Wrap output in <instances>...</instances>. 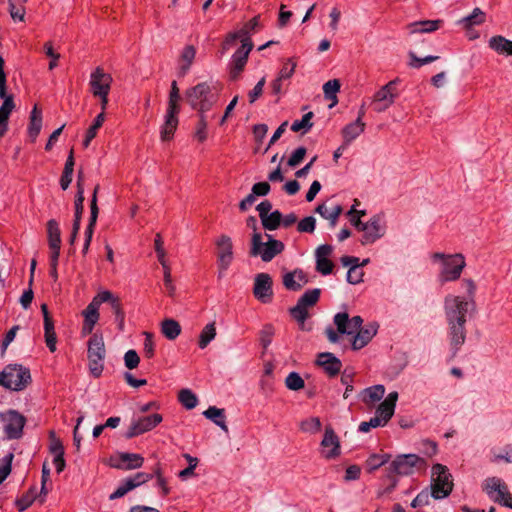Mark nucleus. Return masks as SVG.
<instances>
[{
	"label": "nucleus",
	"instance_id": "obj_1",
	"mask_svg": "<svg viewBox=\"0 0 512 512\" xmlns=\"http://www.w3.org/2000/svg\"><path fill=\"white\" fill-rule=\"evenodd\" d=\"M475 310L473 299L447 295L444 299L445 319L448 325V339L453 356L466 341L468 316Z\"/></svg>",
	"mask_w": 512,
	"mask_h": 512
},
{
	"label": "nucleus",
	"instance_id": "obj_2",
	"mask_svg": "<svg viewBox=\"0 0 512 512\" xmlns=\"http://www.w3.org/2000/svg\"><path fill=\"white\" fill-rule=\"evenodd\" d=\"M220 86L217 82H201L186 92L190 106L199 112H206L217 102Z\"/></svg>",
	"mask_w": 512,
	"mask_h": 512
},
{
	"label": "nucleus",
	"instance_id": "obj_3",
	"mask_svg": "<svg viewBox=\"0 0 512 512\" xmlns=\"http://www.w3.org/2000/svg\"><path fill=\"white\" fill-rule=\"evenodd\" d=\"M426 461L416 454L398 455L387 468V478L390 481L388 491H392L398 484L396 475L407 476L414 472L415 468H425Z\"/></svg>",
	"mask_w": 512,
	"mask_h": 512
},
{
	"label": "nucleus",
	"instance_id": "obj_4",
	"mask_svg": "<svg viewBox=\"0 0 512 512\" xmlns=\"http://www.w3.org/2000/svg\"><path fill=\"white\" fill-rule=\"evenodd\" d=\"M267 241H263V236L259 232H254L251 237L250 255L260 257L264 262H270L278 254L282 253L285 246L280 240H276L270 234H265Z\"/></svg>",
	"mask_w": 512,
	"mask_h": 512
},
{
	"label": "nucleus",
	"instance_id": "obj_5",
	"mask_svg": "<svg viewBox=\"0 0 512 512\" xmlns=\"http://www.w3.org/2000/svg\"><path fill=\"white\" fill-rule=\"evenodd\" d=\"M180 100L179 88L177 86L176 81H172L171 90L169 94V101L167 111L164 117V123L161 126V140L169 141L173 138L174 133L178 127V113L180 112V107L178 102Z\"/></svg>",
	"mask_w": 512,
	"mask_h": 512
},
{
	"label": "nucleus",
	"instance_id": "obj_6",
	"mask_svg": "<svg viewBox=\"0 0 512 512\" xmlns=\"http://www.w3.org/2000/svg\"><path fill=\"white\" fill-rule=\"evenodd\" d=\"M432 259L441 262L440 278L442 282L457 280L465 267V259L462 254L446 255L436 252L432 255Z\"/></svg>",
	"mask_w": 512,
	"mask_h": 512
},
{
	"label": "nucleus",
	"instance_id": "obj_7",
	"mask_svg": "<svg viewBox=\"0 0 512 512\" xmlns=\"http://www.w3.org/2000/svg\"><path fill=\"white\" fill-rule=\"evenodd\" d=\"M453 490L452 475L446 466L435 464L432 467L431 496L439 500L446 498Z\"/></svg>",
	"mask_w": 512,
	"mask_h": 512
},
{
	"label": "nucleus",
	"instance_id": "obj_8",
	"mask_svg": "<svg viewBox=\"0 0 512 512\" xmlns=\"http://www.w3.org/2000/svg\"><path fill=\"white\" fill-rule=\"evenodd\" d=\"M321 290L314 288L307 290L297 301V304L290 308L291 317L297 321L302 330H310L306 327L305 321L309 317L308 309L314 306L320 298Z\"/></svg>",
	"mask_w": 512,
	"mask_h": 512
},
{
	"label": "nucleus",
	"instance_id": "obj_9",
	"mask_svg": "<svg viewBox=\"0 0 512 512\" xmlns=\"http://www.w3.org/2000/svg\"><path fill=\"white\" fill-rule=\"evenodd\" d=\"M1 373L3 386L14 391L24 389L31 379L29 369L21 365H8Z\"/></svg>",
	"mask_w": 512,
	"mask_h": 512
},
{
	"label": "nucleus",
	"instance_id": "obj_10",
	"mask_svg": "<svg viewBox=\"0 0 512 512\" xmlns=\"http://www.w3.org/2000/svg\"><path fill=\"white\" fill-rule=\"evenodd\" d=\"M0 98L4 100L0 107V137L7 130V123L15 104L13 96L8 95L6 91V74L4 72V59L0 56Z\"/></svg>",
	"mask_w": 512,
	"mask_h": 512
},
{
	"label": "nucleus",
	"instance_id": "obj_11",
	"mask_svg": "<svg viewBox=\"0 0 512 512\" xmlns=\"http://www.w3.org/2000/svg\"><path fill=\"white\" fill-rule=\"evenodd\" d=\"M483 489L494 502L512 509V495L507 485L497 477H490L484 481Z\"/></svg>",
	"mask_w": 512,
	"mask_h": 512
},
{
	"label": "nucleus",
	"instance_id": "obj_12",
	"mask_svg": "<svg viewBox=\"0 0 512 512\" xmlns=\"http://www.w3.org/2000/svg\"><path fill=\"white\" fill-rule=\"evenodd\" d=\"M4 433L7 439H19L22 436L26 419L15 410H9L0 415Z\"/></svg>",
	"mask_w": 512,
	"mask_h": 512
},
{
	"label": "nucleus",
	"instance_id": "obj_13",
	"mask_svg": "<svg viewBox=\"0 0 512 512\" xmlns=\"http://www.w3.org/2000/svg\"><path fill=\"white\" fill-rule=\"evenodd\" d=\"M364 227L365 229L361 231L363 232L360 240L362 245L373 244L386 233V225L382 214L373 215L370 220L365 223Z\"/></svg>",
	"mask_w": 512,
	"mask_h": 512
},
{
	"label": "nucleus",
	"instance_id": "obj_14",
	"mask_svg": "<svg viewBox=\"0 0 512 512\" xmlns=\"http://www.w3.org/2000/svg\"><path fill=\"white\" fill-rule=\"evenodd\" d=\"M162 416L158 413L133 418L128 430L125 433L127 439L134 438L155 428L162 422Z\"/></svg>",
	"mask_w": 512,
	"mask_h": 512
},
{
	"label": "nucleus",
	"instance_id": "obj_15",
	"mask_svg": "<svg viewBox=\"0 0 512 512\" xmlns=\"http://www.w3.org/2000/svg\"><path fill=\"white\" fill-rule=\"evenodd\" d=\"M396 83L397 80H392L374 94L372 105L376 112H384L394 103L397 97Z\"/></svg>",
	"mask_w": 512,
	"mask_h": 512
},
{
	"label": "nucleus",
	"instance_id": "obj_16",
	"mask_svg": "<svg viewBox=\"0 0 512 512\" xmlns=\"http://www.w3.org/2000/svg\"><path fill=\"white\" fill-rule=\"evenodd\" d=\"M216 245L218 247V277L222 278L224 276V272L228 269L233 260L232 240L227 235H221L217 240Z\"/></svg>",
	"mask_w": 512,
	"mask_h": 512
},
{
	"label": "nucleus",
	"instance_id": "obj_17",
	"mask_svg": "<svg viewBox=\"0 0 512 512\" xmlns=\"http://www.w3.org/2000/svg\"><path fill=\"white\" fill-rule=\"evenodd\" d=\"M253 48L252 42H244L241 47L233 54L230 63V78L237 80L243 71L250 51Z\"/></svg>",
	"mask_w": 512,
	"mask_h": 512
},
{
	"label": "nucleus",
	"instance_id": "obj_18",
	"mask_svg": "<svg viewBox=\"0 0 512 512\" xmlns=\"http://www.w3.org/2000/svg\"><path fill=\"white\" fill-rule=\"evenodd\" d=\"M112 81V76L109 73H106L101 67H97L91 73L89 82L93 96L109 93Z\"/></svg>",
	"mask_w": 512,
	"mask_h": 512
},
{
	"label": "nucleus",
	"instance_id": "obj_19",
	"mask_svg": "<svg viewBox=\"0 0 512 512\" xmlns=\"http://www.w3.org/2000/svg\"><path fill=\"white\" fill-rule=\"evenodd\" d=\"M321 447V454L326 459H335L341 454L339 438L331 427H326Z\"/></svg>",
	"mask_w": 512,
	"mask_h": 512
},
{
	"label": "nucleus",
	"instance_id": "obj_20",
	"mask_svg": "<svg viewBox=\"0 0 512 512\" xmlns=\"http://www.w3.org/2000/svg\"><path fill=\"white\" fill-rule=\"evenodd\" d=\"M254 296L262 303H269L272 300V279L267 273H259L255 277Z\"/></svg>",
	"mask_w": 512,
	"mask_h": 512
},
{
	"label": "nucleus",
	"instance_id": "obj_21",
	"mask_svg": "<svg viewBox=\"0 0 512 512\" xmlns=\"http://www.w3.org/2000/svg\"><path fill=\"white\" fill-rule=\"evenodd\" d=\"M334 324L337 326L339 333L352 335L362 327L363 319L360 316H354L350 319L346 312H342L334 316Z\"/></svg>",
	"mask_w": 512,
	"mask_h": 512
},
{
	"label": "nucleus",
	"instance_id": "obj_22",
	"mask_svg": "<svg viewBox=\"0 0 512 512\" xmlns=\"http://www.w3.org/2000/svg\"><path fill=\"white\" fill-rule=\"evenodd\" d=\"M144 458L136 453H119L111 458V466L120 470H132L140 468L143 465Z\"/></svg>",
	"mask_w": 512,
	"mask_h": 512
},
{
	"label": "nucleus",
	"instance_id": "obj_23",
	"mask_svg": "<svg viewBox=\"0 0 512 512\" xmlns=\"http://www.w3.org/2000/svg\"><path fill=\"white\" fill-rule=\"evenodd\" d=\"M316 363L329 377L339 374L342 368V362L333 353L322 352L317 355Z\"/></svg>",
	"mask_w": 512,
	"mask_h": 512
},
{
	"label": "nucleus",
	"instance_id": "obj_24",
	"mask_svg": "<svg viewBox=\"0 0 512 512\" xmlns=\"http://www.w3.org/2000/svg\"><path fill=\"white\" fill-rule=\"evenodd\" d=\"M397 400L398 393L394 391L389 393L385 400L378 406L375 416H379L384 425H386L393 416Z\"/></svg>",
	"mask_w": 512,
	"mask_h": 512
},
{
	"label": "nucleus",
	"instance_id": "obj_25",
	"mask_svg": "<svg viewBox=\"0 0 512 512\" xmlns=\"http://www.w3.org/2000/svg\"><path fill=\"white\" fill-rule=\"evenodd\" d=\"M377 329L378 325L376 323H370L365 327H361L352 341V348L359 350L366 346L376 335Z\"/></svg>",
	"mask_w": 512,
	"mask_h": 512
},
{
	"label": "nucleus",
	"instance_id": "obj_26",
	"mask_svg": "<svg viewBox=\"0 0 512 512\" xmlns=\"http://www.w3.org/2000/svg\"><path fill=\"white\" fill-rule=\"evenodd\" d=\"M88 358L104 360L106 356L105 344L102 335L94 334L88 341Z\"/></svg>",
	"mask_w": 512,
	"mask_h": 512
},
{
	"label": "nucleus",
	"instance_id": "obj_27",
	"mask_svg": "<svg viewBox=\"0 0 512 512\" xmlns=\"http://www.w3.org/2000/svg\"><path fill=\"white\" fill-rule=\"evenodd\" d=\"M365 130V123L363 120L356 119L354 122L347 124L342 129V137L345 145H350L357 137H359Z\"/></svg>",
	"mask_w": 512,
	"mask_h": 512
},
{
	"label": "nucleus",
	"instance_id": "obj_28",
	"mask_svg": "<svg viewBox=\"0 0 512 512\" xmlns=\"http://www.w3.org/2000/svg\"><path fill=\"white\" fill-rule=\"evenodd\" d=\"M307 282L308 280L302 270L288 272L283 276V285L291 291L300 290Z\"/></svg>",
	"mask_w": 512,
	"mask_h": 512
},
{
	"label": "nucleus",
	"instance_id": "obj_29",
	"mask_svg": "<svg viewBox=\"0 0 512 512\" xmlns=\"http://www.w3.org/2000/svg\"><path fill=\"white\" fill-rule=\"evenodd\" d=\"M82 315L84 316L82 331L83 333L90 334L99 320V307L90 302L83 310Z\"/></svg>",
	"mask_w": 512,
	"mask_h": 512
},
{
	"label": "nucleus",
	"instance_id": "obj_30",
	"mask_svg": "<svg viewBox=\"0 0 512 512\" xmlns=\"http://www.w3.org/2000/svg\"><path fill=\"white\" fill-rule=\"evenodd\" d=\"M385 394V387L383 385H374L364 389L361 394V400L368 406L374 405L380 401Z\"/></svg>",
	"mask_w": 512,
	"mask_h": 512
},
{
	"label": "nucleus",
	"instance_id": "obj_31",
	"mask_svg": "<svg viewBox=\"0 0 512 512\" xmlns=\"http://www.w3.org/2000/svg\"><path fill=\"white\" fill-rule=\"evenodd\" d=\"M42 128V113L41 110L35 105L30 113V122L28 126L29 136L34 141L39 135Z\"/></svg>",
	"mask_w": 512,
	"mask_h": 512
},
{
	"label": "nucleus",
	"instance_id": "obj_32",
	"mask_svg": "<svg viewBox=\"0 0 512 512\" xmlns=\"http://www.w3.org/2000/svg\"><path fill=\"white\" fill-rule=\"evenodd\" d=\"M489 47L499 54L512 55V40L503 36H493L489 40Z\"/></svg>",
	"mask_w": 512,
	"mask_h": 512
},
{
	"label": "nucleus",
	"instance_id": "obj_33",
	"mask_svg": "<svg viewBox=\"0 0 512 512\" xmlns=\"http://www.w3.org/2000/svg\"><path fill=\"white\" fill-rule=\"evenodd\" d=\"M203 415L219 426L223 431L228 432V427L225 422V413L224 409L217 408L215 406H210L207 410L203 412Z\"/></svg>",
	"mask_w": 512,
	"mask_h": 512
},
{
	"label": "nucleus",
	"instance_id": "obj_34",
	"mask_svg": "<svg viewBox=\"0 0 512 512\" xmlns=\"http://www.w3.org/2000/svg\"><path fill=\"white\" fill-rule=\"evenodd\" d=\"M74 164V152L73 149H71L65 162L62 176L60 178V186L63 190H66L72 182Z\"/></svg>",
	"mask_w": 512,
	"mask_h": 512
},
{
	"label": "nucleus",
	"instance_id": "obj_35",
	"mask_svg": "<svg viewBox=\"0 0 512 512\" xmlns=\"http://www.w3.org/2000/svg\"><path fill=\"white\" fill-rule=\"evenodd\" d=\"M161 332L168 340H174L180 335L181 326L174 319H165L161 323Z\"/></svg>",
	"mask_w": 512,
	"mask_h": 512
},
{
	"label": "nucleus",
	"instance_id": "obj_36",
	"mask_svg": "<svg viewBox=\"0 0 512 512\" xmlns=\"http://www.w3.org/2000/svg\"><path fill=\"white\" fill-rule=\"evenodd\" d=\"M48 243L50 248L61 247V233L59 224L56 220L51 219L47 223Z\"/></svg>",
	"mask_w": 512,
	"mask_h": 512
},
{
	"label": "nucleus",
	"instance_id": "obj_37",
	"mask_svg": "<svg viewBox=\"0 0 512 512\" xmlns=\"http://www.w3.org/2000/svg\"><path fill=\"white\" fill-rule=\"evenodd\" d=\"M440 23V20L414 22L409 25V29L411 33H430L436 31L439 28Z\"/></svg>",
	"mask_w": 512,
	"mask_h": 512
},
{
	"label": "nucleus",
	"instance_id": "obj_38",
	"mask_svg": "<svg viewBox=\"0 0 512 512\" xmlns=\"http://www.w3.org/2000/svg\"><path fill=\"white\" fill-rule=\"evenodd\" d=\"M196 49L192 45L186 46L181 53V61L184 62L179 68V75L184 76L195 58Z\"/></svg>",
	"mask_w": 512,
	"mask_h": 512
},
{
	"label": "nucleus",
	"instance_id": "obj_39",
	"mask_svg": "<svg viewBox=\"0 0 512 512\" xmlns=\"http://www.w3.org/2000/svg\"><path fill=\"white\" fill-rule=\"evenodd\" d=\"M316 212L320 214L324 219L330 221L331 227H335L339 216L342 213V207L340 205H336L332 211H328L327 207L324 204H320L316 208Z\"/></svg>",
	"mask_w": 512,
	"mask_h": 512
},
{
	"label": "nucleus",
	"instance_id": "obj_40",
	"mask_svg": "<svg viewBox=\"0 0 512 512\" xmlns=\"http://www.w3.org/2000/svg\"><path fill=\"white\" fill-rule=\"evenodd\" d=\"M485 21V13L480 8H474L472 13L459 21L464 28L479 25Z\"/></svg>",
	"mask_w": 512,
	"mask_h": 512
},
{
	"label": "nucleus",
	"instance_id": "obj_41",
	"mask_svg": "<svg viewBox=\"0 0 512 512\" xmlns=\"http://www.w3.org/2000/svg\"><path fill=\"white\" fill-rule=\"evenodd\" d=\"M216 337V326L215 322L208 323L201 331L199 336L198 345L199 348H206L209 343Z\"/></svg>",
	"mask_w": 512,
	"mask_h": 512
},
{
	"label": "nucleus",
	"instance_id": "obj_42",
	"mask_svg": "<svg viewBox=\"0 0 512 512\" xmlns=\"http://www.w3.org/2000/svg\"><path fill=\"white\" fill-rule=\"evenodd\" d=\"M105 120V113L101 112L96 116L94 119L93 124L88 128L86 132L85 139L83 141V146L87 148L90 144V142L95 138L98 129L102 126L103 122Z\"/></svg>",
	"mask_w": 512,
	"mask_h": 512
},
{
	"label": "nucleus",
	"instance_id": "obj_43",
	"mask_svg": "<svg viewBox=\"0 0 512 512\" xmlns=\"http://www.w3.org/2000/svg\"><path fill=\"white\" fill-rule=\"evenodd\" d=\"M282 214L275 210L261 219L262 226L265 230L274 231L281 225Z\"/></svg>",
	"mask_w": 512,
	"mask_h": 512
},
{
	"label": "nucleus",
	"instance_id": "obj_44",
	"mask_svg": "<svg viewBox=\"0 0 512 512\" xmlns=\"http://www.w3.org/2000/svg\"><path fill=\"white\" fill-rule=\"evenodd\" d=\"M390 454H371L366 460V468L369 472L375 471L382 465L389 462Z\"/></svg>",
	"mask_w": 512,
	"mask_h": 512
},
{
	"label": "nucleus",
	"instance_id": "obj_45",
	"mask_svg": "<svg viewBox=\"0 0 512 512\" xmlns=\"http://www.w3.org/2000/svg\"><path fill=\"white\" fill-rule=\"evenodd\" d=\"M98 213H99V210H98V206L95 204V196H94L93 199H91V204H90L89 224L85 230V240H87V242H91V240H92V235H93V231H94V226L97 221Z\"/></svg>",
	"mask_w": 512,
	"mask_h": 512
},
{
	"label": "nucleus",
	"instance_id": "obj_46",
	"mask_svg": "<svg viewBox=\"0 0 512 512\" xmlns=\"http://www.w3.org/2000/svg\"><path fill=\"white\" fill-rule=\"evenodd\" d=\"M340 89V82L337 79L329 80L323 85L324 96L327 100H332V107L337 102V92Z\"/></svg>",
	"mask_w": 512,
	"mask_h": 512
},
{
	"label": "nucleus",
	"instance_id": "obj_47",
	"mask_svg": "<svg viewBox=\"0 0 512 512\" xmlns=\"http://www.w3.org/2000/svg\"><path fill=\"white\" fill-rule=\"evenodd\" d=\"M36 499V487H31L21 498L16 500V506L19 512L26 510Z\"/></svg>",
	"mask_w": 512,
	"mask_h": 512
},
{
	"label": "nucleus",
	"instance_id": "obj_48",
	"mask_svg": "<svg viewBox=\"0 0 512 512\" xmlns=\"http://www.w3.org/2000/svg\"><path fill=\"white\" fill-rule=\"evenodd\" d=\"M178 399L188 410L195 408L198 404L197 396L190 389H182L179 392Z\"/></svg>",
	"mask_w": 512,
	"mask_h": 512
},
{
	"label": "nucleus",
	"instance_id": "obj_49",
	"mask_svg": "<svg viewBox=\"0 0 512 512\" xmlns=\"http://www.w3.org/2000/svg\"><path fill=\"white\" fill-rule=\"evenodd\" d=\"M259 27V16H255L247 22L239 31L242 36V44L244 42H252L250 35Z\"/></svg>",
	"mask_w": 512,
	"mask_h": 512
},
{
	"label": "nucleus",
	"instance_id": "obj_50",
	"mask_svg": "<svg viewBox=\"0 0 512 512\" xmlns=\"http://www.w3.org/2000/svg\"><path fill=\"white\" fill-rule=\"evenodd\" d=\"M313 118V113L308 112L303 115L301 120H296L291 125V130L293 132H299L303 130V133L308 132L312 127L311 119Z\"/></svg>",
	"mask_w": 512,
	"mask_h": 512
},
{
	"label": "nucleus",
	"instance_id": "obj_51",
	"mask_svg": "<svg viewBox=\"0 0 512 512\" xmlns=\"http://www.w3.org/2000/svg\"><path fill=\"white\" fill-rule=\"evenodd\" d=\"M26 0H9L10 15L14 20L22 21L24 19V3Z\"/></svg>",
	"mask_w": 512,
	"mask_h": 512
},
{
	"label": "nucleus",
	"instance_id": "obj_52",
	"mask_svg": "<svg viewBox=\"0 0 512 512\" xmlns=\"http://www.w3.org/2000/svg\"><path fill=\"white\" fill-rule=\"evenodd\" d=\"M285 385L289 390L298 391L305 386V382L297 372H291L285 379Z\"/></svg>",
	"mask_w": 512,
	"mask_h": 512
},
{
	"label": "nucleus",
	"instance_id": "obj_53",
	"mask_svg": "<svg viewBox=\"0 0 512 512\" xmlns=\"http://www.w3.org/2000/svg\"><path fill=\"white\" fill-rule=\"evenodd\" d=\"M300 429L307 433H316L321 429V421L318 417L307 418L300 423Z\"/></svg>",
	"mask_w": 512,
	"mask_h": 512
},
{
	"label": "nucleus",
	"instance_id": "obj_54",
	"mask_svg": "<svg viewBox=\"0 0 512 512\" xmlns=\"http://www.w3.org/2000/svg\"><path fill=\"white\" fill-rule=\"evenodd\" d=\"M133 489H135V484H133L131 481H129L128 478H126L119 484L117 489L109 496V499L115 500L121 498Z\"/></svg>",
	"mask_w": 512,
	"mask_h": 512
},
{
	"label": "nucleus",
	"instance_id": "obj_55",
	"mask_svg": "<svg viewBox=\"0 0 512 512\" xmlns=\"http://www.w3.org/2000/svg\"><path fill=\"white\" fill-rule=\"evenodd\" d=\"M274 327L271 324H266L260 331V344L264 349H267L272 342L274 336Z\"/></svg>",
	"mask_w": 512,
	"mask_h": 512
},
{
	"label": "nucleus",
	"instance_id": "obj_56",
	"mask_svg": "<svg viewBox=\"0 0 512 512\" xmlns=\"http://www.w3.org/2000/svg\"><path fill=\"white\" fill-rule=\"evenodd\" d=\"M84 187L79 183L75 197V218L81 219L84 211Z\"/></svg>",
	"mask_w": 512,
	"mask_h": 512
},
{
	"label": "nucleus",
	"instance_id": "obj_57",
	"mask_svg": "<svg viewBox=\"0 0 512 512\" xmlns=\"http://www.w3.org/2000/svg\"><path fill=\"white\" fill-rule=\"evenodd\" d=\"M111 308H112V311L114 313L115 322L118 325V329L120 331H123L124 330L125 313H124V311L122 309L120 300L113 301Z\"/></svg>",
	"mask_w": 512,
	"mask_h": 512
},
{
	"label": "nucleus",
	"instance_id": "obj_58",
	"mask_svg": "<svg viewBox=\"0 0 512 512\" xmlns=\"http://www.w3.org/2000/svg\"><path fill=\"white\" fill-rule=\"evenodd\" d=\"M316 227V219L313 216L303 218L297 225V230L301 233H313Z\"/></svg>",
	"mask_w": 512,
	"mask_h": 512
},
{
	"label": "nucleus",
	"instance_id": "obj_59",
	"mask_svg": "<svg viewBox=\"0 0 512 512\" xmlns=\"http://www.w3.org/2000/svg\"><path fill=\"white\" fill-rule=\"evenodd\" d=\"M119 298L114 296L110 291L105 290L100 293H98L93 299L92 303H94L96 306L100 307L102 303L108 302L112 306L113 301H118Z\"/></svg>",
	"mask_w": 512,
	"mask_h": 512
},
{
	"label": "nucleus",
	"instance_id": "obj_60",
	"mask_svg": "<svg viewBox=\"0 0 512 512\" xmlns=\"http://www.w3.org/2000/svg\"><path fill=\"white\" fill-rule=\"evenodd\" d=\"M409 56L411 58V61H410L409 65L411 67H413V68H420L422 65L431 63V62L436 61L437 59H439L438 56H432V55L426 56L424 58H419L413 52H410Z\"/></svg>",
	"mask_w": 512,
	"mask_h": 512
},
{
	"label": "nucleus",
	"instance_id": "obj_61",
	"mask_svg": "<svg viewBox=\"0 0 512 512\" xmlns=\"http://www.w3.org/2000/svg\"><path fill=\"white\" fill-rule=\"evenodd\" d=\"M430 497H432L431 492H429L428 489H424L412 500L411 506L418 508L429 505Z\"/></svg>",
	"mask_w": 512,
	"mask_h": 512
},
{
	"label": "nucleus",
	"instance_id": "obj_62",
	"mask_svg": "<svg viewBox=\"0 0 512 512\" xmlns=\"http://www.w3.org/2000/svg\"><path fill=\"white\" fill-rule=\"evenodd\" d=\"M380 426H385L383 421L380 420L379 416H374L370 418L369 421H363L360 423L358 427V431L362 433H367L371 430V428H377Z\"/></svg>",
	"mask_w": 512,
	"mask_h": 512
},
{
	"label": "nucleus",
	"instance_id": "obj_63",
	"mask_svg": "<svg viewBox=\"0 0 512 512\" xmlns=\"http://www.w3.org/2000/svg\"><path fill=\"white\" fill-rule=\"evenodd\" d=\"M206 128H207L206 117H205L204 113L199 112V121L197 124L195 137L201 142L205 141L207 138Z\"/></svg>",
	"mask_w": 512,
	"mask_h": 512
},
{
	"label": "nucleus",
	"instance_id": "obj_64",
	"mask_svg": "<svg viewBox=\"0 0 512 512\" xmlns=\"http://www.w3.org/2000/svg\"><path fill=\"white\" fill-rule=\"evenodd\" d=\"M364 272L362 271L361 267H357L356 265L354 267H350L347 272V281L350 284H358L363 281Z\"/></svg>",
	"mask_w": 512,
	"mask_h": 512
}]
</instances>
